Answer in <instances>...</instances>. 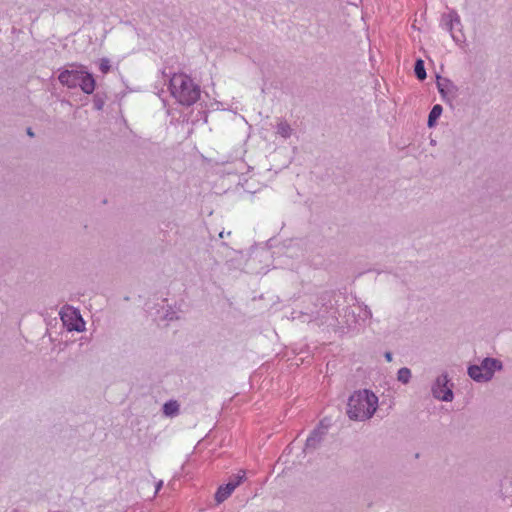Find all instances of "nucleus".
I'll list each match as a JSON object with an SVG mask.
<instances>
[{
	"label": "nucleus",
	"instance_id": "obj_6",
	"mask_svg": "<svg viewBox=\"0 0 512 512\" xmlns=\"http://www.w3.org/2000/svg\"><path fill=\"white\" fill-rule=\"evenodd\" d=\"M432 395L437 400L451 402L454 398L452 385H449V378L446 373L438 376L432 384Z\"/></svg>",
	"mask_w": 512,
	"mask_h": 512
},
{
	"label": "nucleus",
	"instance_id": "obj_9",
	"mask_svg": "<svg viewBox=\"0 0 512 512\" xmlns=\"http://www.w3.org/2000/svg\"><path fill=\"white\" fill-rule=\"evenodd\" d=\"M326 433V427L319 426L315 428L306 440L305 451L315 449L321 443Z\"/></svg>",
	"mask_w": 512,
	"mask_h": 512
},
{
	"label": "nucleus",
	"instance_id": "obj_19",
	"mask_svg": "<svg viewBox=\"0 0 512 512\" xmlns=\"http://www.w3.org/2000/svg\"><path fill=\"white\" fill-rule=\"evenodd\" d=\"M385 358L387 359V361H391V360H392V354H391V353H389V352H387V353L385 354Z\"/></svg>",
	"mask_w": 512,
	"mask_h": 512
},
{
	"label": "nucleus",
	"instance_id": "obj_15",
	"mask_svg": "<svg viewBox=\"0 0 512 512\" xmlns=\"http://www.w3.org/2000/svg\"><path fill=\"white\" fill-rule=\"evenodd\" d=\"M414 72L418 79L424 80L426 78V71H425L423 60L418 59L416 61L415 67H414Z\"/></svg>",
	"mask_w": 512,
	"mask_h": 512
},
{
	"label": "nucleus",
	"instance_id": "obj_18",
	"mask_svg": "<svg viewBox=\"0 0 512 512\" xmlns=\"http://www.w3.org/2000/svg\"><path fill=\"white\" fill-rule=\"evenodd\" d=\"M162 486H163V481H162V480L158 481V482L156 483V487H155V488H156V491H155V492H156V493H158V492H159V490L162 488Z\"/></svg>",
	"mask_w": 512,
	"mask_h": 512
},
{
	"label": "nucleus",
	"instance_id": "obj_3",
	"mask_svg": "<svg viewBox=\"0 0 512 512\" xmlns=\"http://www.w3.org/2000/svg\"><path fill=\"white\" fill-rule=\"evenodd\" d=\"M59 82L68 88L80 87L86 94H92L95 90V79L84 66L72 64L69 68L60 72Z\"/></svg>",
	"mask_w": 512,
	"mask_h": 512
},
{
	"label": "nucleus",
	"instance_id": "obj_13",
	"mask_svg": "<svg viewBox=\"0 0 512 512\" xmlns=\"http://www.w3.org/2000/svg\"><path fill=\"white\" fill-rule=\"evenodd\" d=\"M443 108L441 105H434L428 116V126L433 127L437 121V119L441 116Z\"/></svg>",
	"mask_w": 512,
	"mask_h": 512
},
{
	"label": "nucleus",
	"instance_id": "obj_14",
	"mask_svg": "<svg viewBox=\"0 0 512 512\" xmlns=\"http://www.w3.org/2000/svg\"><path fill=\"white\" fill-rule=\"evenodd\" d=\"M411 376V370L407 367L400 368L397 372V380L403 384L409 383Z\"/></svg>",
	"mask_w": 512,
	"mask_h": 512
},
{
	"label": "nucleus",
	"instance_id": "obj_8",
	"mask_svg": "<svg viewBox=\"0 0 512 512\" xmlns=\"http://www.w3.org/2000/svg\"><path fill=\"white\" fill-rule=\"evenodd\" d=\"M445 25L447 30L451 33V36L455 42H461L463 35H457L454 33L455 29H460L461 20L459 15L455 11H451L444 16Z\"/></svg>",
	"mask_w": 512,
	"mask_h": 512
},
{
	"label": "nucleus",
	"instance_id": "obj_11",
	"mask_svg": "<svg viewBox=\"0 0 512 512\" xmlns=\"http://www.w3.org/2000/svg\"><path fill=\"white\" fill-rule=\"evenodd\" d=\"M276 133L280 137L287 139L293 134V129L285 119H278L276 124Z\"/></svg>",
	"mask_w": 512,
	"mask_h": 512
},
{
	"label": "nucleus",
	"instance_id": "obj_5",
	"mask_svg": "<svg viewBox=\"0 0 512 512\" xmlns=\"http://www.w3.org/2000/svg\"><path fill=\"white\" fill-rule=\"evenodd\" d=\"M59 315L63 325L68 331L82 332L85 330V321L76 308L69 305L63 306Z\"/></svg>",
	"mask_w": 512,
	"mask_h": 512
},
{
	"label": "nucleus",
	"instance_id": "obj_20",
	"mask_svg": "<svg viewBox=\"0 0 512 512\" xmlns=\"http://www.w3.org/2000/svg\"><path fill=\"white\" fill-rule=\"evenodd\" d=\"M28 134H29L30 136H32V135H33L32 131H31L30 129H28Z\"/></svg>",
	"mask_w": 512,
	"mask_h": 512
},
{
	"label": "nucleus",
	"instance_id": "obj_16",
	"mask_svg": "<svg viewBox=\"0 0 512 512\" xmlns=\"http://www.w3.org/2000/svg\"><path fill=\"white\" fill-rule=\"evenodd\" d=\"M162 318L167 321H172L174 319H178L177 312L169 307L166 312L163 314Z\"/></svg>",
	"mask_w": 512,
	"mask_h": 512
},
{
	"label": "nucleus",
	"instance_id": "obj_10",
	"mask_svg": "<svg viewBox=\"0 0 512 512\" xmlns=\"http://www.w3.org/2000/svg\"><path fill=\"white\" fill-rule=\"evenodd\" d=\"M437 88L444 98L455 97L457 91V88L454 85V83L447 78H438Z\"/></svg>",
	"mask_w": 512,
	"mask_h": 512
},
{
	"label": "nucleus",
	"instance_id": "obj_17",
	"mask_svg": "<svg viewBox=\"0 0 512 512\" xmlns=\"http://www.w3.org/2000/svg\"><path fill=\"white\" fill-rule=\"evenodd\" d=\"M110 61L109 59L107 58H102L99 62V69L100 71L103 73V74H106L108 73V71L110 70Z\"/></svg>",
	"mask_w": 512,
	"mask_h": 512
},
{
	"label": "nucleus",
	"instance_id": "obj_1",
	"mask_svg": "<svg viewBox=\"0 0 512 512\" xmlns=\"http://www.w3.org/2000/svg\"><path fill=\"white\" fill-rule=\"evenodd\" d=\"M378 408V397L370 390L354 392L347 404L348 417L355 421H366L375 414Z\"/></svg>",
	"mask_w": 512,
	"mask_h": 512
},
{
	"label": "nucleus",
	"instance_id": "obj_2",
	"mask_svg": "<svg viewBox=\"0 0 512 512\" xmlns=\"http://www.w3.org/2000/svg\"><path fill=\"white\" fill-rule=\"evenodd\" d=\"M169 90L176 101L185 106L193 105L200 97V87L184 73L172 75Z\"/></svg>",
	"mask_w": 512,
	"mask_h": 512
},
{
	"label": "nucleus",
	"instance_id": "obj_12",
	"mask_svg": "<svg viewBox=\"0 0 512 512\" xmlns=\"http://www.w3.org/2000/svg\"><path fill=\"white\" fill-rule=\"evenodd\" d=\"M180 405L176 400H170L163 405V414L173 418L179 414Z\"/></svg>",
	"mask_w": 512,
	"mask_h": 512
},
{
	"label": "nucleus",
	"instance_id": "obj_4",
	"mask_svg": "<svg viewBox=\"0 0 512 512\" xmlns=\"http://www.w3.org/2000/svg\"><path fill=\"white\" fill-rule=\"evenodd\" d=\"M501 368L502 364L499 360L487 357L481 361L480 365L469 366L468 375L476 382H487Z\"/></svg>",
	"mask_w": 512,
	"mask_h": 512
},
{
	"label": "nucleus",
	"instance_id": "obj_7",
	"mask_svg": "<svg viewBox=\"0 0 512 512\" xmlns=\"http://www.w3.org/2000/svg\"><path fill=\"white\" fill-rule=\"evenodd\" d=\"M245 478V472L240 471L237 475L233 477L226 485L220 486L215 494V500L217 503H222L225 501L232 492L240 485V483Z\"/></svg>",
	"mask_w": 512,
	"mask_h": 512
}]
</instances>
